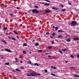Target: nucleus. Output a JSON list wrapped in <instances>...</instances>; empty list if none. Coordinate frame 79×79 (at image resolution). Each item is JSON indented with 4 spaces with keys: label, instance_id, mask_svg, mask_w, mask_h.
<instances>
[{
    "label": "nucleus",
    "instance_id": "f257e3e1",
    "mask_svg": "<svg viewBox=\"0 0 79 79\" xmlns=\"http://www.w3.org/2000/svg\"><path fill=\"white\" fill-rule=\"evenodd\" d=\"M27 76H34V77H36L37 76V74L35 73L31 74H27Z\"/></svg>",
    "mask_w": 79,
    "mask_h": 79
},
{
    "label": "nucleus",
    "instance_id": "f03ea898",
    "mask_svg": "<svg viewBox=\"0 0 79 79\" xmlns=\"http://www.w3.org/2000/svg\"><path fill=\"white\" fill-rule=\"evenodd\" d=\"M71 24L72 26L74 27L75 26H77V22L75 21H73L71 22Z\"/></svg>",
    "mask_w": 79,
    "mask_h": 79
},
{
    "label": "nucleus",
    "instance_id": "7ed1b4c3",
    "mask_svg": "<svg viewBox=\"0 0 79 79\" xmlns=\"http://www.w3.org/2000/svg\"><path fill=\"white\" fill-rule=\"evenodd\" d=\"M39 11L37 9H34L32 10V13H38Z\"/></svg>",
    "mask_w": 79,
    "mask_h": 79
},
{
    "label": "nucleus",
    "instance_id": "20e7f679",
    "mask_svg": "<svg viewBox=\"0 0 79 79\" xmlns=\"http://www.w3.org/2000/svg\"><path fill=\"white\" fill-rule=\"evenodd\" d=\"M50 11H51L50 10L48 9H47L46 10V11H45L46 13H50Z\"/></svg>",
    "mask_w": 79,
    "mask_h": 79
},
{
    "label": "nucleus",
    "instance_id": "39448f33",
    "mask_svg": "<svg viewBox=\"0 0 79 79\" xmlns=\"http://www.w3.org/2000/svg\"><path fill=\"white\" fill-rule=\"evenodd\" d=\"M5 51H6V52H11V51L10 50L8 49H5Z\"/></svg>",
    "mask_w": 79,
    "mask_h": 79
},
{
    "label": "nucleus",
    "instance_id": "423d86ee",
    "mask_svg": "<svg viewBox=\"0 0 79 79\" xmlns=\"http://www.w3.org/2000/svg\"><path fill=\"white\" fill-rule=\"evenodd\" d=\"M47 49H52V47L49 46L47 48H46Z\"/></svg>",
    "mask_w": 79,
    "mask_h": 79
},
{
    "label": "nucleus",
    "instance_id": "0eeeda50",
    "mask_svg": "<svg viewBox=\"0 0 79 79\" xmlns=\"http://www.w3.org/2000/svg\"><path fill=\"white\" fill-rule=\"evenodd\" d=\"M52 9L53 10H57L58 9L57 8H56L55 7H53L52 8Z\"/></svg>",
    "mask_w": 79,
    "mask_h": 79
},
{
    "label": "nucleus",
    "instance_id": "6e6552de",
    "mask_svg": "<svg viewBox=\"0 0 79 79\" xmlns=\"http://www.w3.org/2000/svg\"><path fill=\"white\" fill-rule=\"evenodd\" d=\"M58 38H59L60 39L61 38H63V36H62L61 35H60L58 36Z\"/></svg>",
    "mask_w": 79,
    "mask_h": 79
},
{
    "label": "nucleus",
    "instance_id": "1a4fd4ad",
    "mask_svg": "<svg viewBox=\"0 0 79 79\" xmlns=\"http://www.w3.org/2000/svg\"><path fill=\"white\" fill-rule=\"evenodd\" d=\"M35 46H39V44L38 43H37L35 44Z\"/></svg>",
    "mask_w": 79,
    "mask_h": 79
},
{
    "label": "nucleus",
    "instance_id": "9d476101",
    "mask_svg": "<svg viewBox=\"0 0 79 79\" xmlns=\"http://www.w3.org/2000/svg\"><path fill=\"white\" fill-rule=\"evenodd\" d=\"M34 64L35 66H39V64L37 63L35 64Z\"/></svg>",
    "mask_w": 79,
    "mask_h": 79
},
{
    "label": "nucleus",
    "instance_id": "9b49d317",
    "mask_svg": "<svg viewBox=\"0 0 79 79\" xmlns=\"http://www.w3.org/2000/svg\"><path fill=\"white\" fill-rule=\"evenodd\" d=\"M16 71H18L19 72L21 70L18 69H16Z\"/></svg>",
    "mask_w": 79,
    "mask_h": 79
},
{
    "label": "nucleus",
    "instance_id": "f8f14e48",
    "mask_svg": "<svg viewBox=\"0 0 79 79\" xmlns=\"http://www.w3.org/2000/svg\"><path fill=\"white\" fill-rule=\"evenodd\" d=\"M74 77H79V75H74Z\"/></svg>",
    "mask_w": 79,
    "mask_h": 79
},
{
    "label": "nucleus",
    "instance_id": "ddd939ff",
    "mask_svg": "<svg viewBox=\"0 0 79 79\" xmlns=\"http://www.w3.org/2000/svg\"><path fill=\"white\" fill-rule=\"evenodd\" d=\"M67 42H71V40H70V39H68L67 40Z\"/></svg>",
    "mask_w": 79,
    "mask_h": 79
},
{
    "label": "nucleus",
    "instance_id": "4468645a",
    "mask_svg": "<svg viewBox=\"0 0 79 79\" xmlns=\"http://www.w3.org/2000/svg\"><path fill=\"white\" fill-rule=\"evenodd\" d=\"M14 32L15 33V34H17V35H18V32H16V31H14Z\"/></svg>",
    "mask_w": 79,
    "mask_h": 79
},
{
    "label": "nucleus",
    "instance_id": "2eb2a0df",
    "mask_svg": "<svg viewBox=\"0 0 79 79\" xmlns=\"http://www.w3.org/2000/svg\"><path fill=\"white\" fill-rule=\"evenodd\" d=\"M50 5V4H48V3H45L44 4V5H45L46 6H48V5Z\"/></svg>",
    "mask_w": 79,
    "mask_h": 79
},
{
    "label": "nucleus",
    "instance_id": "dca6fc26",
    "mask_svg": "<svg viewBox=\"0 0 79 79\" xmlns=\"http://www.w3.org/2000/svg\"><path fill=\"white\" fill-rule=\"evenodd\" d=\"M58 52H60V53H63V52H62V51H61L60 50H59L58 51Z\"/></svg>",
    "mask_w": 79,
    "mask_h": 79
},
{
    "label": "nucleus",
    "instance_id": "f3484780",
    "mask_svg": "<svg viewBox=\"0 0 79 79\" xmlns=\"http://www.w3.org/2000/svg\"><path fill=\"white\" fill-rule=\"evenodd\" d=\"M55 35H56V34L55 33H53L52 34V36H55Z\"/></svg>",
    "mask_w": 79,
    "mask_h": 79
},
{
    "label": "nucleus",
    "instance_id": "a211bd4d",
    "mask_svg": "<svg viewBox=\"0 0 79 79\" xmlns=\"http://www.w3.org/2000/svg\"><path fill=\"white\" fill-rule=\"evenodd\" d=\"M28 64H31V62L30 61H28Z\"/></svg>",
    "mask_w": 79,
    "mask_h": 79
},
{
    "label": "nucleus",
    "instance_id": "6ab92c4d",
    "mask_svg": "<svg viewBox=\"0 0 79 79\" xmlns=\"http://www.w3.org/2000/svg\"><path fill=\"white\" fill-rule=\"evenodd\" d=\"M79 40V39L78 38H75L74 39V40H75V41H76V40Z\"/></svg>",
    "mask_w": 79,
    "mask_h": 79
},
{
    "label": "nucleus",
    "instance_id": "aec40b11",
    "mask_svg": "<svg viewBox=\"0 0 79 79\" xmlns=\"http://www.w3.org/2000/svg\"><path fill=\"white\" fill-rule=\"evenodd\" d=\"M11 39L13 40H16V39L14 37H12Z\"/></svg>",
    "mask_w": 79,
    "mask_h": 79
},
{
    "label": "nucleus",
    "instance_id": "412c9836",
    "mask_svg": "<svg viewBox=\"0 0 79 79\" xmlns=\"http://www.w3.org/2000/svg\"><path fill=\"white\" fill-rule=\"evenodd\" d=\"M58 27H55V29L56 31H57V30H58Z\"/></svg>",
    "mask_w": 79,
    "mask_h": 79
},
{
    "label": "nucleus",
    "instance_id": "4be33fe9",
    "mask_svg": "<svg viewBox=\"0 0 79 79\" xmlns=\"http://www.w3.org/2000/svg\"><path fill=\"white\" fill-rule=\"evenodd\" d=\"M2 42H4V43H5V44H6V42L3 40H2Z\"/></svg>",
    "mask_w": 79,
    "mask_h": 79
},
{
    "label": "nucleus",
    "instance_id": "5701e85b",
    "mask_svg": "<svg viewBox=\"0 0 79 79\" xmlns=\"http://www.w3.org/2000/svg\"><path fill=\"white\" fill-rule=\"evenodd\" d=\"M44 1H46V2H50V3L51 2L48 0H45Z\"/></svg>",
    "mask_w": 79,
    "mask_h": 79
},
{
    "label": "nucleus",
    "instance_id": "b1692460",
    "mask_svg": "<svg viewBox=\"0 0 79 79\" xmlns=\"http://www.w3.org/2000/svg\"><path fill=\"white\" fill-rule=\"evenodd\" d=\"M6 29H7V28L6 27H5L3 28V30H6Z\"/></svg>",
    "mask_w": 79,
    "mask_h": 79
},
{
    "label": "nucleus",
    "instance_id": "393cba45",
    "mask_svg": "<svg viewBox=\"0 0 79 79\" xmlns=\"http://www.w3.org/2000/svg\"><path fill=\"white\" fill-rule=\"evenodd\" d=\"M5 64L6 65H9V64L8 63H5Z\"/></svg>",
    "mask_w": 79,
    "mask_h": 79
},
{
    "label": "nucleus",
    "instance_id": "a878e982",
    "mask_svg": "<svg viewBox=\"0 0 79 79\" xmlns=\"http://www.w3.org/2000/svg\"><path fill=\"white\" fill-rule=\"evenodd\" d=\"M35 8H38V6H35Z\"/></svg>",
    "mask_w": 79,
    "mask_h": 79
},
{
    "label": "nucleus",
    "instance_id": "bb28decb",
    "mask_svg": "<svg viewBox=\"0 0 79 79\" xmlns=\"http://www.w3.org/2000/svg\"><path fill=\"white\" fill-rule=\"evenodd\" d=\"M51 75H52V76H55V75L53 74V73H51Z\"/></svg>",
    "mask_w": 79,
    "mask_h": 79
},
{
    "label": "nucleus",
    "instance_id": "cd10ccee",
    "mask_svg": "<svg viewBox=\"0 0 79 79\" xmlns=\"http://www.w3.org/2000/svg\"><path fill=\"white\" fill-rule=\"evenodd\" d=\"M23 45H24V46H27V44H26V43H24L23 44Z\"/></svg>",
    "mask_w": 79,
    "mask_h": 79
},
{
    "label": "nucleus",
    "instance_id": "c85d7f7f",
    "mask_svg": "<svg viewBox=\"0 0 79 79\" xmlns=\"http://www.w3.org/2000/svg\"><path fill=\"white\" fill-rule=\"evenodd\" d=\"M38 52H42V50H38Z\"/></svg>",
    "mask_w": 79,
    "mask_h": 79
},
{
    "label": "nucleus",
    "instance_id": "c756f323",
    "mask_svg": "<svg viewBox=\"0 0 79 79\" xmlns=\"http://www.w3.org/2000/svg\"><path fill=\"white\" fill-rule=\"evenodd\" d=\"M23 54H26V51H24L23 52Z\"/></svg>",
    "mask_w": 79,
    "mask_h": 79
},
{
    "label": "nucleus",
    "instance_id": "7c9ffc66",
    "mask_svg": "<svg viewBox=\"0 0 79 79\" xmlns=\"http://www.w3.org/2000/svg\"><path fill=\"white\" fill-rule=\"evenodd\" d=\"M70 57H71V58H74V56H73V55H71L70 56Z\"/></svg>",
    "mask_w": 79,
    "mask_h": 79
},
{
    "label": "nucleus",
    "instance_id": "2f4dec72",
    "mask_svg": "<svg viewBox=\"0 0 79 79\" xmlns=\"http://www.w3.org/2000/svg\"><path fill=\"white\" fill-rule=\"evenodd\" d=\"M65 10H66V9H64L62 10V11H65Z\"/></svg>",
    "mask_w": 79,
    "mask_h": 79
},
{
    "label": "nucleus",
    "instance_id": "473e14b6",
    "mask_svg": "<svg viewBox=\"0 0 79 79\" xmlns=\"http://www.w3.org/2000/svg\"><path fill=\"white\" fill-rule=\"evenodd\" d=\"M58 32H61L62 31L61 30H58Z\"/></svg>",
    "mask_w": 79,
    "mask_h": 79
},
{
    "label": "nucleus",
    "instance_id": "72a5a7b5",
    "mask_svg": "<svg viewBox=\"0 0 79 79\" xmlns=\"http://www.w3.org/2000/svg\"><path fill=\"white\" fill-rule=\"evenodd\" d=\"M63 51H67V49H64L63 50Z\"/></svg>",
    "mask_w": 79,
    "mask_h": 79
},
{
    "label": "nucleus",
    "instance_id": "f704fd0d",
    "mask_svg": "<svg viewBox=\"0 0 79 79\" xmlns=\"http://www.w3.org/2000/svg\"><path fill=\"white\" fill-rule=\"evenodd\" d=\"M10 16H11V17H13V14H10Z\"/></svg>",
    "mask_w": 79,
    "mask_h": 79
},
{
    "label": "nucleus",
    "instance_id": "c9c22d12",
    "mask_svg": "<svg viewBox=\"0 0 79 79\" xmlns=\"http://www.w3.org/2000/svg\"><path fill=\"white\" fill-rule=\"evenodd\" d=\"M46 34H47V35H48L49 34V32H48L46 33Z\"/></svg>",
    "mask_w": 79,
    "mask_h": 79
},
{
    "label": "nucleus",
    "instance_id": "e433bc0d",
    "mask_svg": "<svg viewBox=\"0 0 79 79\" xmlns=\"http://www.w3.org/2000/svg\"><path fill=\"white\" fill-rule=\"evenodd\" d=\"M21 69H24V67H22L21 68Z\"/></svg>",
    "mask_w": 79,
    "mask_h": 79
},
{
    "label": "nucleus",
    "instance_id": "4c0bfd02",
    "mask_svg": "<svg viewBox=\"0 0 79 79\" xmlns=\"http://www.w3.org/2000/svg\"><path fill=\"white\" fill-rule=\"evenodd\" d=\"M69 5H71V3L70 2H69Z\"/></svg>",
    "mask_w": 79,
    "mask_h": 79
},
{
    "label": "nucleus",
    "instance_id": "58836bf2",
    "mask_svg": "<svg viewBox=\"0 0 79 79\" xmlns=\"http://www.w3.org/2000/svg\"><path fill=\"white\" fill-rule=\"evenodd\" d=\"M44 71H45V73H47V70H44Z\"/></svg>",
    "mask_w": 79,
    "mask_h": 79
},
{
    "label": "nucleus",
    "instance_id": "ea45409f",
    "mask_svg": "<svg viewBox=\"0 0 79 79\" xmlns=\"http://www.w3.org/2000/svg\"><path fill=\"white\" fill-rule=\"evenodd\" d=\"M17 9H18L19 10V7H16Z\"/></svg>",
    "mask_w": 79,
    "mask_h": 79
},
{
    "label": "nucleus",
    "instance_id": "a19ab883",
    "mask_svg": "<svg viewBox=\"0 0 79 79\" xmlns=\"http://www.w3.org/2000/svg\"><path fill=\"white\" fill-rule=\"evenodd\" d=\"M8 39H11V38L10 37H8Z\"/></svg>",
    "mask_w": 79,
    "mask_h": 79
},
{
    "label": "nucleus",
    "instance_id": "79ce46f5",
    "mask_svg": "<svg viewBox=\"0 0 79 79\" xmlns=\"http://www.w3.org/2000/svg\"><path fill=\"white\" fill-rule=\"evenodd\" d=\"M37 75H38V76H40V73H38Z\"/></svg>",
    "mask_w": 79,
    "mask_h": 79
},
{
    "label": "nucleus",
    "instance_id": "37998d69",
    "mask_svg": "<svg viewBox=\"0 0 79 79\" xmlns=\"http://www.w3.org/2000/svg\"><path fill=\"white\" fill-rule=\"evenodd\" d=\"M18 60H16L15 63H18Z\"/></svg>",
    "mask_w": 79,
    "mask_h": 79
},
{
    "label": "nucleus",
    "instance_id": "c03bdc74",
    "mask_svg": "<svg viewBox=\"0 0 79 79\" xmlns=\"http://www.w3.org/2000/svg\"><path fill=\"white\" fill-rule=\"evenodd\" d=\"M53 69H56V68L55 67H53Z\"/></svg>",
    "mask_w": 79,
    "mask_h": 79
},
{
    "label": "nucleus",
    "instance_id": "a18cd8bd",
    "mask_svg": "<svg viewBox=\"0 0 79 79\" xmlns=\"http://www.w3.org/2000/svg\"><path fill=\"white\" fill-rule=\"evenodd\" d=\"M35 42V40H32V42Z\"/></svg>",
    "mask_w": 79,
    "mask_h": 79
},
{
    "label": "nucleus",
    "instance_id": "49530a36",
    "mask_svg": "<svg viewBox=\"0 0 79 79\" xmlns=\"http://www.w3.org/2000/svg\"><path fill=\"white\" fill-rule=\"evenodd\" d=\"M20 63H23V61H20Z\"/></svg>",
    "mask_w": 79,
    "mask_h": 79
},
{
    "label": "nucleus",
    "instance_id": "de8ad7c7",
    "mask_svg": "<svg viewBox=\"0 0 79 79\" xmlns=\"http://www.w3.org/2000/svg\"><path fill=\"white\" fill-rule=\"evenodd\" d=\"M13 1H14V2H17V0H13Z\"/></svg>",
    "mask_w": 79,
    "mask_h": 79
},
{
    "label": "nucleus",
    "instance_id": "09e8293b",
    "mask_svg": "<svg viewBox=\"0 0 79 79\" xmlns=\"http://www.w3.org/2000/svg\"><path fill=\"white\" fill-rule=\"evenodd\" d=\"M52 44H54V41H52Z\"/></svg>",
    "mask_w": 79,
    "mask_h": 79
},
{
    "label": "nucleus",
    "instance_id": "8fccbe9b",
    "mask_svg": "<svg viewBox=\"0 0 79 79\" xmlns=\"http://www.w3.org/2000/svg\"><path fill=\"white\" fill-rule=\"evenodd\" d=\"M15 60H18V59L16 58H15Z\"/></svg>",
    "mask_w": 79,
    "mask_h": 79
},
{
    "label": "nucleus",
    "instance_id": "3c124183",
    "mask_svg": "<svg viewBox=\"0 0 79 79\" xmlns=\"http://www.w3.org/2000/svg\"><path fill=\"white\" fill-rule=\"evenodd\" d=\"M48 56L49 57H51V56H50V55Z\"/></svg>",
    "mask_w": 79,
    "mask_h": 79
},
{
    "label": "nucleus",
    "instance_id": "603ef678",
    "mask_svg": "<svg viewBox=\"0 0 79 79\" xmlns=\"http://www.w3.org/2000/svg\"><path fill=\"white\" fill-rule=\"evenodd\" d=\"M6 35H8V34L7 33H6Z\"/></svg>",
    "mask_w": 79,
    "mask_h": 79
},
{
    "label": "nucleus",
    "instance_id": "864d4df0",
    "mask_svg": "<svg viewBox=\"0 0 79 79\" xmlns=\"http://www.w3.org/2000/svg\"><path fill=\"white\" fill-rule=\"evenodd\" d=\"M77 57H78V58H79V55L78 56H77Z\"/></svg>",
    "mask_w": 79,
    "mask_h": 79
},
{
    "label": "nucleus",
    "instance_id": "5fc2aeb1",
    "mask_svg": "<svg viewBox=\"0 0 79 79\" xmlns=\"http://www.w3.org/2000/svg\"><path fill=\"white\" fill-rule=\"evenodd\" d=\"M52 28H55V26H53L52 27Z\"/></svg>",
    "mask_w": 79,
    "mask_h": 79
},
{
    "label": "nucleus",
    "instance_id": "6e6d98bb",
    "mask_svg": "<svg viewBox=\"0 0 79 79\" xmlns=\"http://www.w3.org/2000/svg\"><path fill=\"white\" fill-rule=\"evenodd\" d=\"M13 72H14V73H15V70H13Z\"/></svg>",
    "mask_w": 79,
    "mask_h": 79
},
{
    "label": "nucleus",
    "instance_id": "4d7b16f0",
    "mask_svg": "<svg viewBox=\"0 0 79 79\" xmlns=\"http://www.w3.org/2000/svg\"><path fill=\"white\" fill-rule=\"evenodd\" d=\"M17 38L18 39H19V37H18V36H17Z\"/></svg>",
    "mask_w": 79,
    "mask_h": 79
},
{
    "label": "nucleus",
    "instance_id": "13d9d810",
    "mask_svg": "<svg viewBox=\"0 0 79 79\" xmlns=\"http://www.w3.org/2000/svg\"><path fill=\"white\" fill-rule=\"evenodd\" d=\"M72 68L73 69H74V67H72Z\"/></svg>",
    "mask_w": 79,
    "mask_h": 79
},
{
    "label": "nucleus",
    "instance_id": "bf43d9fd",
    "mask_svg": "<svg viewBox=\"0 0 79 79\" xmlns=\"http://www.w3.org/2000/svg\"><path fill=\"white\" fill-rule=\"evenodd\" d=\"M2 59H4V57H2Z\"/></svg>",
    "mask_w": 79,
    "mask_h": 79
},
{
    "label": "nucleus",
    "instance_id": "052dcab7",
    "mask_svg": "<svg viewBox=\"0 0 79 79\" xmlns=\"http://www.w3.org/2000/svg\"><path fill=\"white\" fill-rule=\"evenodd\" d=\"M61 7H63V5H61Z\"/></svg>",
    "mask_w": 79,
    "mask_h": 79
},
{
    "label": "nucleus",
    "instance_id": "680f3d73",
    "mask_svg": "<svg viewBox=\"0 0 79 79\" xmlns=\"http://www.w3.org/2000/svg\"><path fill=\"white\" fill-rule=\"evenodd\" d=\"M65 63H68V61H65Z\"/></svg>",
    "mask_w": 79,
    "mask_h": 79
},
{
    "label": "nucleus",
    "instance_id": "e2e57ef3",
    "mask_svg": "<svg viewBox=\"0 0 79 79\" xmlns=\"http://www.w3.org/2000/svg\"><path fill=\"white\" fill-rule=\"evenodd\" d=\"M46 55H48V53H46Z\"/></svg>",
    "mask_w": 79,
    "mask_h": 79
},
{
    "label": "nucleus",
    "instance_id": "0e129e2a",
    "mask_svg": "<svg viewBox=\"0 0 79 79\" xmlns=\"http://www.w3.org/2000/svg\"><path fill=\"white\" fill-rule=\"evenodd\" d=\"M30 54H31V53H32V52H30Z\"/></svg>",
    "mask_w": 79,
    "mask_h": 79
},
{
    "label": "nucleus",
    "instance_id": "69168bd1",
    "mask_svg": "<svg viewBox=\"0 0 79 79\" xmlns=\"http://www.w3.org/2000/svg\"><path fill=\"white\" fill-rule=\"evenodd\" d=\"M51 38H52V37H51Z\"/></svg>",
    "mask_w": 79,
    "mask_h": 79
},
{
    "label": "nucleus",
    "instance_id": "338daca9",
    "mask_svg": "<svg viewBox=\"0 0 79 79\" xmlns=\"http://www.w3.org/2000/svg\"><path fill=\"white\" fill-rule=\"evenodd\" d=\"M13 77V78H14V77Z\"/></svg>",
    "mask_w": 79,
    "mask_h": 79
},
{
    "label": "nucleus",
    "instance_id": "774afa93",
    "mask_svg": "<svg viewBox=\"0 0 79 79\" xmlns=\"http://www.w3.org/2000/svg\"><path fill=\"white\" fill-rule=\"evenodd\" d=\"M52 68H53V66H52Z\"/></svg>",
    "mask_w": 79,
    "mask_h": 79
}]
</instances>
